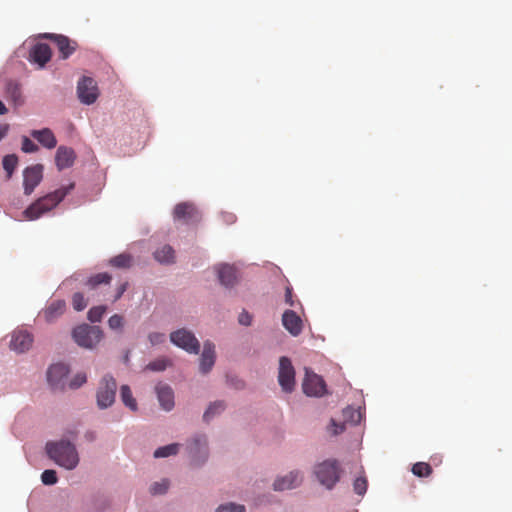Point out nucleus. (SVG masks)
I'll return each instance as SVG.
<instances>
[{
    "label": "nucleus",
    "mask_w": 512,
    "mask_h": 512,
    "mask_svg": "<svg viewBox=\"0 0 512 512\" xmlns=\"http://www.w3.org/2000/svg\"><path fill=\"white\" fill-rule=\"evenodd\" d=\"M75 187L73 182L63 186L52 193L39 198L32 203L25 211L24 214L29 220H35L43 214L55 208Z\"/></svg>",
    "instance_id": "f257e3e1"
},
{
    "label": "nucleus",
    "mask_w": 512,
    "mask_h": 512,
    "mask_svg": "<svg viewBox=\"0 0 512 512\" xmlns=\"http://www.w3.org/2000/svg\"><path fill=\"white\" fill-rule=\"evenodd\" d=\"M46 452L55 463L68 470L74 469L79 463L78 452L69 441L48 442Z\"/></svg>",
    "instance_id": "f03ea898"
},
{
    "label": "nucleus",
    "mask_w": 512,
    "mask_h": 512,
    "mask_svg": "<svg viewBox=\"0 0 512 512\" xmlns=\"http://www.w3.org/2000/svg\"><path fill=\"white\" fill-rule=\"evenodd\" d=\"M74 341L83 348H95L103 338V331L99 326L81 324L73 329Z\"/></svg>",
    "instance_id": "7ed1b4c3"
},
{
    "label": "nucleus",
    "mask_w": 512,
    "mask_h": 512,
    "mask_svg": "<svg viewBox=\"0 0 512 512\" xmlns=\"http://www.w3.org/2000/svg\"><path fill=\"white\" fill-rule=\"evenodd\" d=\"M315 475L319 482L331 489L340 479V468L336 460H325L315 467Z\"/></svg>",
    "instance_id": "20e7f679"
},
{
    "label": "nucleus",
    "mask_w": 512,
    "mask_h": 512,
    "mask_svg": "<svg viewBox=\"0 0 512 512\" xmlns=\"http://www.w3.org/2000/svg\"><path fill=\"white\" fill-rule=\"evenodd\" d=\"M116 390V380L110 375H105L99 383L96 394L97 405L100 409H106L114 403Z\"/></svg>",
    "instance_id": "39448f33"
},
{
    "label": "nucleus",
    "mask_w": 512,
    "mask_h": 512,
    "mask_svg": "<svg viewBox=\"0 0 512 512\" xmlns=\"http://www.w3.org/2000/svg\"><path fill=\"white\" fill-rule=\"evenodd\" d=\"M171 342L177 347L185 350L190 354H198L200 343L193 332L186 328L178 329L170 334Z\"/></svg>",
    "instance_id": "423d86ee"
},
{
    "label": "nucleus",
    "mask_w": 512,
    "mask_h": 512,
    "mask_svg": "<svg viewBox=\"0 0 512 512\" xmlns=\"http://www.w3.org/2000/svg\"><path fill=\"white\" fill-rule=\"evenodd\" d=\"M278 382L284 392L290 393L295 387V370L288 357L279 360Z\"/></svg>",
    "instance_id": "0eeeda50"
},
{
    "label": "nucleus",
    "mask_w": 512,
    "mask_h": 512,
    "mask_svg": "<svg viewBox=\"0 0 512 512\" xmlns=\"http://www.w3.org/2000/svg\"><path fill=\"white\" fill-rule=\"evenodd\" d=\"M77 95L81 103L93 104L99 96L96 81L91 77H82L77 84Z\"/></svg>",
    "instance_id": "6e6552de"
},
{
    "label": "nucleus",
    "mask_w": 512,
    "mask_h": 512,
    "mask_svg": "<svg viewBox=\"0 0 512 512\" xmlns=\"http://www.w3.org/2000/svg\"><path fill=\"white\" fill-rule=\"evenodd\" d=\"M174 219L183 221L186 224L198 223L201 214L197 207L190 202H182L175 206L173 211Z\"/></svg>",
    "instance_id": "1a4fd4ad"
},
{
    "label": "nucleus",
    "mask_w": 512,
    "mask_h": 512,
    "mask_svg": "<svg viewBox=\"0 0 512 512\" xmlns=\"http://www.w3.org/2000/svg\"><path fill=\"white\" fill-rule=\"evenodd\" d=\"M43 177V166L36 164L27 167L23 172L24 193L30 195L39 185Z\"/></svg>",
    "instance_id": "9d476101"
},
{
    "label": "nucleus",
    "mask_w": 512,
    "mask_h": 512,
    "mask_svg": "<svg viewBox=\"0 0 512 512\" xmlns=\"http://www.w3.org/2000/svg\"><path fill=\"white\" fill-rule=\"evenodd\" d=\"M302 388L308 396H322L325 392V383L320 376L306 369Z\"/></svg>",
    "instance_id": "9b49d317"
},
{
    "label": "nucleus",
    "mask_w": 512,
    "mask_h": 512,
    "mask_svg": "<svg viewBox=\"0 0 512 512\" xmlns=\"http://www.w3.org/2000/svg\"><path fill=\"white\" fill-rule=\"evenodd\" d=\"M33 343V336L26 330H15L11 335L10 348L17 353L28 351Z\"/></svg>",
    "instance_id": "f8f14e48"
},
{
    "label": "nucleus",
    "mask_w": 512,
    "mask_h": 512,
    "mask_svg": "<svg viewBox=\"0 0 512 512\" xmlns=\"http://www.w3.org/2000/svg\"><path fill=\"white\" fill-rule=\"evenodd\" d=\"M68 373H69V369L63 363H57V364L51 365L47 371V379H48L49 384L55 389L63 388L64 387L63 380H64V378L67 377Z\"/></svg>",
    "instance_id": "ddd939ff"
},
{
    "label": "nucleus",
    "mask_w": 512,
    "mask_h": 512,
    "mask_svg": "<svg viewBox=\"0 0 512 512\" xmlns=\"http://www.w3.org/2000/svg\"><path fill=\"white\" fill-rule=\"evenodd\" d=\"M188 450L195 463H198L199 460L203 462L208 455L206 437L203 435L194 437L188 445Z\"/></svg>",
    "instance_id": "4468645a"
},
{
    "label": "nucleus",
    "mask_w": 512,
    "mask_h": 512,
    "mask_svg": "<svg viewBox=\"0 0 512 512\" xmlns=\"http://www.w3.org/2000/svg\"><path fill=\"white\" fill-rule=\"evenodd\" d=\"M282 324L284 328L292 335L298 336L303 330V322L292 310H286L282 315Z\"/></svg>",
    "instance_id": "2eb2a0df"
},
{
    "label": "nucleus",
    "mask_w": 512,
    "mask_h": 512,
    "mask_svg": "<svg viewBox=\"0 0 512 512\" xmlns=\"http://www.w3.org/2000/svg\"><path fill=\"white\" fill-rule=\"evenodd\" d=\"M45 37L50 38L55 42L63 59H67L76 50L77 43L75 41H71L64 35L48 34Z\"/></svg>",
    "instance_id": "dca6fc26"
},
{
    "label": "nucleus",
    "mask_w": 512,
    "mask_h": 512,
    "mask_svg": "<svg viewBox=\"0 0 512 512\" xmlns=\"http://www.w3.org/2000/svg\"><path fill=\"white\" fill-rule=\"evenodd\" d=\"M66 310L64 300H54L40 313V317L47 323L56 321Z\"/></svg>",
    "instance_id": "f3484780"
},
{
    "label": "nucleus",
    "mask_w": 512,
    "mask_h": 512,
    "mask_svg": "<svg viewBox=\"0 0 512 512\" xmlns=\"http://www.w3.org/2000/svg\"><path fill=\"white\" fill-rule=\"evenodd\" d=\"M215 345L210 342H204L203 351L200 357V372L207 374L215 363Z\"/></svg>",
    "instance_id": "a211bd4d"
},
{
    "label": "nucleus",
    "mask_w": 512,
    "mask_h": 512,
    "mask_svg": "<svg viewBox=\"0 0 512 512\" xmlns=\"http://www.w3.org/2000/svg\"><path fill=\"white\" fill-rule=\"evenodd\" d=\"M51 49L46 43L35 44L30 51V60L37 63L40 67H44L51 59Z\"/></svg>",
    "instance_id": "6ab92c4d"
},
{
    "label": "nucleus",
    "mask_w": 512,
    "mask_h": 512,
    "mask_svg": "<svg viewBox=\"0 0 512 512\" xmlns=\"http://www.w3.org/2000/svg\"><path fill=\"white\" fill-rule=\"evenodd\" d=\"M302 476L298 471H293L284 477L277 478L273 484L276 491L292 489L300 485Z\"/></svg>",
    "instance_id": "aec40b11"
},
{
    "label": "nucleus",
    "mask_w": 512,
    "mask_h": 512,
    "mask_svg": "<svg viewBox=\"0 0 512 512\" xmlns=\"http://www.w3.org/2000/svg\"><path fill=\"white\" fill-rule=\"evenodd\" d=\"M75 152L72 148H68L65 146H60L57 149L55 162L56 166L59 170H63L69 168L73 165L75 161Z\"/></svg>",
    "instance_id": "412c9836"
},
{
    "label": "nucleus",
    "mask_w": 512,
    "mask_h": 512,
    "mask_svg": "<svg viewBox=\"0 0 512 512\" xmlns=\"http://www.w3.org/2000/svg\"><path fill=\"white\" fill-rule=\"evenodd\" d=\"M156 393L161 407L170 411L174 407V393L170 386L159 384L156 386Z\"/></svg>",
    "instance_id": "4be33fe9"
},
{
    "label": "nucleus",
    "mask_w": 512,
    "mask_h": 512,
    "mask_svg": "<svg viewBox=\"0 0 512 512\" xmlns=\"http://www.w3.org/2000/svg\"><path fill=\"white\" fill-rule=\"evenodd\" d=\"M31 136L48 149H52L57 145V140L49 128L33 130Z\"/></svg>",
    "instance_id": "5701e85b"
},
{
    "label": "nucleus",
    "mask_w": 512,
    "mask_h": 512,
    "mask_svg": "<svg viewBox=\"0 0 512 512\" xmlns=\"http://www.w3.org/2000/svg\"><path fill=\"white\" fill-rule=\"evenodd\" d=\"M218 278L225 287H232L237 280L236 270L230 265H222L218 268Z\"/></svg>",
    "instance_id": "b1692460"
},
{
    "label": "nucleus",
    "mask_w": 512,
    "mask_h": 512,
    "mask_svg": "<svg viewBox=\"0 0 512 512\" xmlns=\"http://www.w3.org/2000/svg\"><path fill=\"white\" fill-rule=\"evenodd\" d=\"M153 255L155 260L161 264H172L175 262V251L168 244L156 249Z\"/></svg>",
    "instance_id": "393cba45"
},
{
    "label": "nucleus",
    "mask_w": 512,
    "mask_h": 512,
    "mask_svg": "<svg viewBox=\"0 0 512 512\" xmlns=\"http://www.w3.org/2000/svg\"><path fill=\"white\" fill-rule=\"evenodd\" d=\"M112 280V276L106 272L103 273H97L95 275L90 276L87 281L85 282V285L89 287L90 289H95L99 285H109Z\"/></svg>",
    "instance_id": "a878e982"
},
{
    "label": "nucleus",
    "mask_w": 512,
    "mask_h": 512,
    "mask_svg": "<svg viewBox=\"0 0 512 512\" xmlns=\"http://www.w3.org/2000/svg\"><path fill=\"white\" fill-rule=\"evenodd\" d=\"M120 397H121L122 402L125 404V406L130 408L132 411H136L137 410V402L133 398L131 389H130V387L128 385H122L121 386V388H120Z\"/></svg>",
    "instance_id": "bb28decb"
},
{
    "label": "nucleus",
    "mask_w": 512,
    "mask_h": 512,
    "mask_svg": "<svg viewBox=\"0 0 512 512\" xmlns=\"http://www.w3.org/2000/svg\"><path fill=\"white\" fill-rule=\"evenodd\" d=\"M109 265L115 268H129L132 265V256L127 253L119 254L109 260Z\"/></svg>",
    "instance_id": "cd10ccee"
},
{
    "label": "nucleus",
    "mask_w": 512,
    "mask_h": 512,
    "mask_svg": "<svg viewBox=\"0 0 512 512\" xmlns=\"http://www.w3.org/2000/svg\"><path fill=\"white\" fill-rule=\"evenodd\" d=\"M6 94L15 104H21L22 100V92L21 87L16 82H9L6 87Z\"/></svg>",
    "instance_id": "c85d7f7f"
},
{
    "label": "nucleus",
    "mask_w": 512,
    "mask_h": 512,
    "mask_svg": "<svg viewBox=\"0 0 512 512\" xmlns=\"http://www.w3.org/2000/svg\"><path fill=\"white\" fill-rule=\"evenodd\" d=\"M180 445L177 443H172L166 446L159 447L154 452L155 458H164L172 455H176L179 451Z\"/></svg>",
    "instance_id": "c756f323"
},
{
    "label": "nucleus",
    "mask_w": 512,
    "mask_h": 512,
    "mask_svg": "<svg viewBox=\"0 0 512 512\" xmlns=\"http://www.w3.org/2000/svg\"><path fill=\"white\" fill-rule=\"evenodd\" d=\"M225 410V404L222 401H216L207 408L203 415L204 421H210L215 415L220 414Z\"/></svg>",
    "instance_id": "7c9ffc66"
},
{
    "label": "nucleus",
    "mask_w": 512,
    "mask_h": 512,
    "mask_svg": "<svg viewBox=\"0 0 512 512\" xmlns=\"http://www.w3.org/2000/svg\"><path fill=\"white\" fill-rule=\"evenodd\" d=\"M412 473L420 478L429 477L432 474V467L426 462H417L412 466Z\"/></svg>",
    "instance_id": "2f4dec72"
},
{
    "label": "nucleus",
    "mask_w": 512,
    "mask_h": 512,
    "mask_svg": "<svg viewBox=\"0 0 512 512\" xmlns=\"http://www.w3.org/2000/svg\"><path fill=\"white\" fill-rule=\"evenodd\" d=\"M18 164V158L15 154L6 155L3 158V168L7 173V179L12 177V174Z\"/></svg>",
    "instance_id": "473e14b6"
},
{
    "label": "nucleus",
    "mask_w": 512,
    "mask_h": 512,
    "mask_svg": "<svg viewBox=\"0 0 512 512\" xmlns=\"http://www.w3.org/2000/svg\"><path fill=\"white\" fill-rule=\"evenodd\" d=\"M105 312H106V306H104V305L94 306L88 311V319L92 323L99 322V321H101Z\"/></svg>",
    "instance_id": "72a5a7b5"
},
{
    "label": "nucleus",
    "mask_w": 512,
    "mask_h": 512,
    "mask_svg": "<svg viewBox=\"0 0 512 512\" xmlns=\"http://www.w3.org/2000/svg\"><path fill=\"white\" fill-rule=\"evenodd\" d=\"M87 300L81 292H76L72 296V306L76 311H82L87 307Z\"/></svg>",
    "instance_id": "f704fd0d"
},
{
    "label": "nucleus",
    "mask_w": 512,
    "mask_h": 512,
    "mask_svg": "<svg viewBox=\"0 0 512 512\" xmlns=\"http://www.w3.org/2000/svg\"><path fill=\"white\" fill-rule=\"evenodd\" d=\"M368 482L365 476H360L355 479L353 483V489L355 493L362 496L366 493Z\"/></svg>",
    "instance_id": "c9c22d12"
},
{
    "label": "nucleus",
    "mask_w": 512,
    "mask_h": 512,
    "mask_svg": "<svg viewBox=\"0 0 512 512\" xmlns=\"http://www.w3.org/2000/svg\"><path fill=\"white\" fill-rule=\"evenodd\" d=\"M170 364V361L165 358L156 359L152 362H150L146 369L151 371H163L167 368V366Z\"/></svg>",
    "instance_id": "e433bc0d"
},
{
    "label": "nucleus",
    "mask_w": 512,
    "mask_h": 512,
    "mask_svg": "<svg viewBox=\"0 0 512 512\" xmlns=\"http://www.w3.org/2000/svg\"><path fill=\"white\" fill-rule=\"evenodd\" d=\"M169 487V481L167 479H163L160 482H155L150 487V492L153 495L164 494L167 492Z\"/></svg>",
    "instance_id": "4c0bfd02"
},
{
    "label": "nucleus",
    "mask_w": 512,
    "mask_h": 512,
    "mask_svg": "<svg viewBox=\"0 0 512 512\" xmlns=\"http://www.w3.org/2000/svg\"><path fill=\"white\" fill-rule=\"evenodd\" d=\"M41 480L45 485H54L57 482L58 478L54 470L47 469L42 473Z\"/></svg>",
    "instance_id": "58836bf2"
},
{
    "label": "nucleus",
    "mask_w": 512,
    "mask_h": 512,
    "mask_svg": "<svg viewBox=\"0 0 512 512\" xmlns=\"http://www.w3.org/2000/svg\"><path fill=\"white\" fill-rule=\"evenodd\" d=\"M124 318L119 314L112 315L108 320V325L112 330L121 329L123 327Z\"/></svg>",
    "instance_id": "ea45409f"
},
{
    "label": "nucleus",
    "mask_w": 512,
    "mask_h": 512,
    "mask_svg": "<svg viewBox=\"0 0 512 512\" xmlns=\"http://www.w3.org/2000/svg\"><path fill=\"white\" fill-rule=\"evenodd\" d=\"M22 151L25 153H33L38 150V146L30 140L28 137L24 136L22 138Z\"/></svg>",
    "instance_id": "a19ab883"
},
{
    "label": "nucleus",
    "mask_w": 512,
    "mask_h": 512,
    "mask_svg": "<svg viewBox=\"0 0 512 512\" xmlns=\"http://www.w3.org/2000/svg\"><path fill=\"white\" fill-rule=\"evenodd\" d=\"M217 512H245V507L243 505L229 503V504L220 506L217 509Z\"/></svg>",
    "instance_id": "79ce46f5"
},
{
    "label": "nucleus",
    "mask_w": 512,
    "mask_h": 512,
    "mask_svg": "<svg viewBox=\"0 0 512 512\" xmlns=\"http://www.w3.org/2000/svg\"><path fill=\"white\" fill-rule=\"evenodd\" d=\"M87 380V377L84 373H79L75 375V377L70 381L69 386L72 389H77L82 386Z\"/></svg>",
    "instance_id": "37998d69"
},
{
    "label": "nucleus",
    "mask_w": 512,
    "mask_h": 512,
    "mask_svg": "<svg viewBox=\"0 0 512 512\" xmlns=\"http://www.w3.org/2000/svg\"><path fill=\"white\" fill-rule=\"evenodd\" d=\"M148 339L151 343V345H159V344H162L165 339H166V336L164 333H160V332H152L148 335Z\"/></svg>",
    "instance_id": "c03bdc74"
},
{
    "label": "nucleus",
    "mask_w": 512,
    "mask_h": 512,
    "mask_svg": "<svg viewBox=\"0 0 512 512\" xmlns=\"http://www.w3.org/2000/svg\"><path fill=\"white\" fill-rule=\"evenodd\" d=\"M128 286H129V283H128L127 281L122 282V283H120V284L117 286V288H116V293H115V296H114V298H113V302L118 301V300L122 297V295H123V294L125 293V291L127 290Z\"/></svg>",
    "instance_id": "a18cd8bd"
},
{
    "label": "nucleus",
    "mask_w": 512,
    "mask_h": 512,
    "mask_svg": "<svg viewBox=\"0 0 512 512\" xmlns=\"http://www.w3.org/2000/svg\"><path fill=\"white\" fill-rule=\"evenodd\" d=\"M238 321L241 325L250 326L252 323V316L247 311H243L240 313Z\"/></svg>",
    "instance_id": "49530a36"
},
{
    "label": "nucleus",
    "mask_w": 512,
    "mask_h": 512,
    "mask_svg": "<svg viewBox=\"0 0 512 512\" xmlns=\"http://www.w3.org/2000/svg\"><path fill=\"white\" fill-rule=\"evenodd\" d=\"M285 302L290 305V306H294L295 305V302H294V299H293V290L291 287H286L285 289Z\"/></svg>",
    "instance_id": "de8ad7c7"
},
{
    "label": "nucleus",
    "mask_w": 512,
    "mask_h": 512,
    "mask_svg": "<svg viewBox=\"0 0 512 512\" xmlns=\"http://www.w3.org/2000/svg\"><path fill=\"white\" fill-rule=\"evenodd\" d=\"M221 217L226 224H233L236 221V216L230 212H223Z\"/></svg>",
    "instance_id": "09e8293b"
},
{
    "label": "nucleus",
    "mask_w": 512,
    "mask_h": 512,
    "mask_svg": "<svg viewBox=\"0 0 512 512\" xmlns=\"http://www.w3.org/2000/svg\"><path fill=\"white\" fill-rule=\"evenodd\" d=\"M8 131H9L8 124L0 125V141L7 135Z\"/></svg>",
    "instance_id": "8fccbe9b"
},
{
    "label": "nucleus",
    "mask_w": 512,
    "mask_h": 512,
    "mask_svg": "<svg viewBox=\"0 0 512 512\" xmlns=\"http://www.w3.org/2000/svg\"><path fill=\"white\" fill-rule=\"evenodd\" d=\"M85 439L89 442H92L96 439V433L93 431H88L85 433Z\"/></svg>",
    "instance_id": "3c124183"
},
{
    "label": "nucleus",
    "mask_w": 512,
    "mask_h": 512,
    "mask_svg": "<svg viewBox=\"0 0 512 512\" xmlns=\"http://www.w3.org/2000/svg\"><path fill=\"white\" fill-rule=\"evenodd\" d=\"M7 112V108L5 104L0 100V115H3Z\"/></svg>",
    "instance_id": "603ef678"
}]
</instances>
